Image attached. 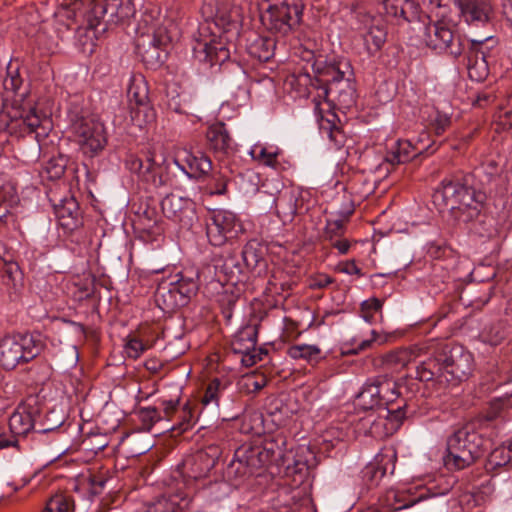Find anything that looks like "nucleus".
<instances>
[{
	"label": "nucleus",
	"instance_id": "obj_1",
	"mask_svg": "<svg viewBox=\"0 0 512 512\" xmlns=\"http://www.w3.org/2000/svg\"><path fill=\"white\" fill-rule=\"evenodd\" d=\"M485 198L481 191L452 180H443L433 194L436 205L448 209L455 220L463 223L479 215Z\"/></svg>",
	"mask_w": 512,
	"mask_h": 512
},
{
	"label": "nucleus",
	"instance_id": "obj_2",
	"mask_svg": "<svg viewBox=\"0 0 512 512\" xmlns=\"http://www.w3.org/2000/svg\"><path fill=\"white\" fill-rule=\"evenodd\" d=\"M316 73L318 89L322 91L319 96L332 97L340 105L350 107L355 102V88L346 77L350 72V63L347 60L338 62L316 61L313 65Z\"/></svg>",
	"mask_w": 512,
	"mask_h": 512
},
{
	"label": "nucleus",
	"instance_id": "obj_3",
	"mask_svg": "<svg viewBox=\"0 0 512 512\" xmlns=\"http://www.w3.org/2000/svg\"><path fill=\"white\" fill-rule=\"evenodd\" d=\"M85 9L88 28L94 33L104 32L110 24H118L135 14L131 0H76L75 9Z\"/></svg>",
	"mask_w": 512,
	"mask_h": 512
},
{
	"label": "nucleus",
	"instance_id": "obj_4",
	"mask_svg": "<svg viewBox=\"0 0 512 512\" xmlns=\"http://www.w3.org/2000/svg\"><path fill=\"white\" fill-rule=\"evenodd\" d=\"M483 447L484 439L478 432L471 426L462 427L447 440L444 464L448 469H464L482 455Z\"/></svg>",
	"mask_w": 512,
	"mask_h": 512
},
{
	"label": "nucleus",
	"instance_id": "obj_5",
	"mask_svg": "<svg viewBox=\"0 0 512 512\" xmlns=\"http://www.w3.org/2000/svg\"><path fill=\"white\" fill-rule=\"evenodd\" d=\"M200 271H186L158 284L155 300L163 311H172L186 305L189 299L196 294L200 282L204 277L198 278Z\"/></svg>",
	"mask_w": 512,
	"mask_h": 512
},
{
	"label": "nucleus",
	"instance_id": "obj_6",
	"mask_svg": "<svg viewBox=\"0 0 512 512\" xmlns=\"http://www.w3.org/2000/svg\"><path fill=\"white\" fill-rule=\"evenodd\" d=\"M281 456V450L274 441H265L262 444L240 446L234 454V458L227 467V473L235 478H242L254 473L277 457Z\"/></svg>",
	"mask_w": 512,
	"mask_h": 512
},
{
	"label": "nucleus",
	"instance_id": "obj_7",
	"mask_svg": "<svg viewBox=\"0 0 512 512\" xmlns=\"http://www.w3.org/2000/svg\"><path fill=\"white\" fill-rule=\"evenodd\" d=\"M44 343L40 334L8 335L0 340V366L11 370L36 358Z\"/></svg>",
	"mask_w": 512,
	"mask_h": 512
},
{
	"label": "nucleus",
	"instance_id": "obj_8",
	"mask_svg": "<svg viewBox=\"0 0 512 512\" xmlns=\"http://www.w3.org/2000/svg\"><path fill=\"white\" fill-rule=\"evenodd\" d=\"M138 29L142 34L152 35L153 50L151 51V57H154L155 53V58L160 63L163 62V59L158 50H165L169 44L179 37L177 25L173 20L163 16L160 9L154 5L145 8Z\"/></svg>",
	"mask_w": 512,
	"mask_h": 512
},
{
	"label": "nucleus",
	"instance_id": "obj_9",
	"mask_svg": "<svg viewBox=\"0 0 512 512\" xmlns=\"http://www.w3.org/2000/svg\"><path fill=\"white\" fill-rule=\"evenodd\" d=\"M304 3L302 0H282L270 5L261 15L262 22L275 33L287 35L302 22Z\"/></svg>",
	"mask_w": 512,
	"mask_h": 512
},
{
	"label": "nucleus",
	"instance_id": "obj_10",
	"mask_svg": "<svg viewBox=\"0 0 512 512\" xmlns=\"http://www.w3.org/2000/svg\"><path fill=\"white\" fill-rule=\"evenodd\" d=\"M242 231V224L235 213L217 209L206 220V235L213 246H222L237 237Z\"/></svg>",
	"mask_w": 512,
	"mask_h": 512
},
{
	"label": "nucleus",
	"instance_id": "obj_11",
	"mask_svg": "<svg viewBox=\"0 0 512 512\" xmlns=\"http://www.w3.org/2000/svg\"><path fill=\"white\" fill-rule=\"evenodd\" d=\"M419 30L422 31L423 42L429 48L437 52H446L453 57H458L463 53L464 42L445 23L421 24Z\"/></svg>",
	"mask_w": 512,
	"mask_h": 512
},
{
	"label": "nucleus",
	"instance_id": "obj_12",
	"mask_svg": "<svg viewBox=\"0 0 512 512\" xmlns=\"http://www.w3.org/2000/svg\"><path fill=\"white\" fill-rule=\"evenodd\" d=\"M445 385H456L466 379L473 369V355L461 345L440 351Z\"/></svg>",
	"mask_w": 512,
	"mask_h": 512
},
{
	"label": "nucleus",
	"instance_id": "obj_13",
	"mask_svg": "<svg viewBox=\"0 0 512 512\" xmlns=\"http://www.w3.org/2000/svg\"><path fill=\"white\" fill-rule=\"evenodd\" d=\"M74 134L84 154L93 156L107 142L104 125L91 119H81L73 125Z\"/></svg>",
	"mask_w": 512,
	"mask_h": 512
},
{
	"label": "nucleus",
	"instance_id": "obj_14",
	"mask_svg": "<svg viewBox=\"0 0 512 512\" xmlns=\"http://www.w3.org/2000/svg\"><path fill=\"white\" fill-rule=\"evenodd\" d=\"M241 272L238 258L236 254L227 250L213 259L212 264H207L202 267L201 273H198V278L204 277V282H224L230 281Z\"/></svg>",
	"mask_w": 512,
	"mask_h": 512
},
{
	"label": "nucleus",
	"instance_id": "obj_15",
	"mask_svg": "<svg viewBox=\"0 0 512 512\" xmlns=\"http://www.w3.org/2000/svg\"><path fill=\"white\" fill-rule=\"evenodd\" d=\"M384 412L385 414L378 416L370 414L361 420V429L364 430L365 434L376 439H383L392 435L398 429L400 421L404 417L402 407L385 408Z\"/></svg>",
	"mask_w": 512,
	"mask_h": 512
},
{
	"label": "nucleus",
	"instance_id": "obj_16",
	"mask_svg": "<svg viewBox=\"0 0 512 512\" xmlns=\"http://www.w3.org/2000/svg\"><path fill=\"white\" fill-rule=\"evenodd\" d=\"M496 43L497 41L492 36L471 40V49L467 56V69L471 80L480 82L488 76L489 69L487 58L489 55L486 50L489 47L487 44H491L492 47Z\"/></svg>",
	"mask_w": 512,
	"mask_h": 512
},
{
	"label": "nucleus",
	"instance_id": "obj_17",
	"mask_svg": "<svg viewBox=\"0 0 512 512\" xmlns=\"http://www.w3.org/2000/svg\"><path fill=\"white\" fill-rule=\"evenodd\" d=\"M257 334L255 325H246L231 340V350L242 356L241 362L247 367L262 360L261 354L256 352Z\"/></svg>",
	"mask_w": 512,
	"mask_h": 512
},
{
	"label": "nucleus",
	"instance_id": "obj_18",
	"mask_svg": "<svg viewBox=\"0 0 512 512\" xmlns=\"http://www.w3.org/2000/svg\"><path fill=\"white\" fill-rule=\"evenodd\" d=\"M161 208L165 216L183 227H191L195 218V203L188 197L169 194L161 201Z\"/></svg>",
	"mask_w": 512,
	"mask_h": 512
},
{
	"label": "nucleus",
	"instance_id": "obj_19",
	"mask_svg": "<svg viewBox=\"0 0 512 512\" xmlns=\"http://www.w3.org/2000/svg\"><path fill=\"white\" fill-rule=\"evenodd\" d=\"M257 199L266 204V206L263 207L264 210L266 208L272 209L275 207V211L283 223L291 222L297 213L298 198L296 193L291 189L281 191L277 197L265 192H259Z\"/></svg>",
	"mask_w": 512,
	"mask_h": 512
},
{
	"label": "nucleus",
	"instance_id": "obj_20",
	"mask_svg": "<svg viewBox=\"0 0 512 512\" xmlns=\"http://www.w3.org/2000/svg\"><path fill=\"white\" fill-rule=\"evenodd\" d=\"M242 8L235 4L221 5L215 14V26L226 34L225 40L230 41L238 36L242 24Z\"/></svg>",
	"mask_w": 512,
	"mask_h": 512
},
{
	"label": "nucleus",
	"instance_id": "obj_21",
	"mask_svg": "<svg viewBox=\"0 0 512 512\" xmlns=\"http://www.w3.org/2000/svg\"><path fill=\"white\" fill-rule=\"evenodd\" d=\"M361 36L365 49L370 56L375 55L386 41L387 32L380 18L366 15L363 17Z\"/></svg>",
	"mask_w": 512,
	"mask_h": 512
},
{
	"label": "nucleus",
	"instance_id": "obj_22",
	"mask_svg": "<svg viewBox=\"0 0 512 512\" xmlns=\"http://www.w3.org/2000/svg\"><path fill=\"white\" fill-rule=\"evenodd\" d=\"M461 16L469 25L479 27L491 19L492 8L487 0H457Z\"/></svg>",
	"mask_w": 512,
	"mask_h": 512
},
{
	"label": "nucleus",
	"instance_id": "obj_23",
	"mask_svg": "<svg viewBox=\"0 0 512 512\" xmlns=\"http://www.w3.org/2000/svg\"><path fill=\"white\" fill-rule=\"evenodd\" d=\"M9 430L11 435L7 436L0 431V449L16 446L17 437L25 436L33 428V419L30 413L16 411L9 418Z\"/></svg>",
	"mask_w": 512,
	"mask_h": 512
},
{
	"label": "nucleus",
	"instance_id": "obj_24",
	"mask_svg": "<svg viewBox=\"0 0 512 512\" xmlns=\"http://www.w3.org/2000/svg\"><path fill=\"white\" fill-rule=\"evenodd\" d=\"M193 51L196 58L200 61H207L210 65L223 63L230 57L226 42L223 41L222 36L218 40L211 39L209 42H199Z\"/></svg>",
	"mask_w": 512,
	"mask_h": 512
},
{
	"label": "nucleus",
	"instance_id": "obj_25",
	"mask_svg": "<svg viewBox=\"0 0 512 512\" xmlns=\"http://www.w3.org/2000/svg\"><path fill=\"white\" fill-rule=\"evenodd\" d=\"M126 168L137 174L146 182H151L155 187L164 184L162 177L158 175L159 166L151 157L144 162L136 155H129L125 161Z\"/></svg>",
	"mask_w": 512,
	"mask_h": 512
},
{
	"label": "nucleus",
	"instance_id": "obj_26",
	"mask_svg": "<svg viewBox=\"0 0 512 512\" xmlns=\"http://www.w3.org/2000/svg\"><path fill=\"white\" fill-rule=\"evenodd\" d=\"M185 163L189 169L186 173L190 177H201L208 174L212 169V162L203 152H191L183 149L177 155L176 163Z\"/></svg>",
	"mask_w": 512,
	"mask_h": 512
},
{
	"label": "nucleus",
	"instance_id": "obj_27",
	"mask_svg": "<svg viewBox=\"0 0 512 512\" xmlns=\"http://www.w3.org/2000/svg\"><path fill=\"white\" fill-rule=\"evenodd\" d=\"M55 214L59 224L68 231H73L82 224L78 203L72 197L65 198L55 205Z\"/></svg>",
	"mask_w": 512,
	"mask_h": 512
},
{
	"label": "nucleus",
	"instance_id": "obj_28",
	"mask_svg": "<svg viewBox=\"0 0 512 512\" xmlns=\"http://www.w3.org/2000/svg\"><path fill=\"white\" fill-rule=\"evenodd\" d=\"M423 499V495L414 496L405 490L389 489L380 498V505L385 512L409 508Z\"/></svg>",
	"mask_w": 512,
	"mask_h": 512
},
{
	"label": "nucleus",
	"instance_id": "obj_29",
	"mask_svg": "<svg viewBox=\"0 0 512 512\" xmlns=\"http://www.w3.org/2000/svg\"><path fill=\"white\" fill-rule=\"evenodd\" d=\"M416 377L420 381L433 380L440 385H445L443 362L440 360V351L417 364Z\"/></svg>",
	"mask_w": 512,
	"mask_h": 512
},
{
	"label": "nucleus",
	"instance_id": "obj_30",
	"mask_svg": "<svg viewBox=\"0 0 512 512\" xmlns=\"http://www.w3.org/2000/svg\"><path fill=\"white\" fill-rule=\"evenodd\" d=\"M301 501H308L298 488L282 487L272 500V508L276 512H294Z\"/></svg>",
	"mask_w": 512,
	"mask_h": 512
},
{
	"label": "nucleus",
	"instance_id": "obj_31",
	"mask_svg": "<svg viewBox=\"0 0 512 512\" xmlns=\"http://www.w3.org/2000/svg\"><path fill=\"white\" fill-rule=\"evenodd\" d=\"M248 153L254 161L266 167L276 169L279 165L281 149L276 145L257 142L251 146Z\"/></svg>",
	"mask_w": 512,
	"mask_h": 512
},
{
	"label": "nucleus",
	"instance_id": "obj_32",
	"mask_svg": "<svg viewBox=\"0 0 512 512\" xmlns=\"http://www.w3.org/2000/svg\"><path fill=\"white\" fill-rule=\"evenodd\" d=\"M275 47L276 43L273 38L255 36L247 44V52L251 57L261 62H266L273 57Z\"/></svg>",
	"mask_w": 512,
	"mask_h": 512
},
{
	"label": "nucleus",
	"instance_id": "obj_33",
	"mask_svg": "<svg viewBox=\"0 0 512 512\" xmlns=\"http://www.w3.org/2000/svg\"><path fill=\"white\" fill-rule=\"evenodd\" d=\"M374 383L379 390V398L382 405L386 408L395 402L400 395L399 387L396 381L388 375H378L373 377Z\"/></svg>",
	"mask_w": 512,
	"mask_h": 512
},
{
	"label": "nucleus",
	"instance_id": "obj_34",
	"mask_svg": "<svg viewBox=\"0 0 512 512\" xmlns=\"http://www.w3.org/2000/svg\"><path fill=\"white\" fill-rule=\"evenodd\" d=\"M383 7L386 15L396 21H409L416 8L411 0H383Z\"/></svg>",
	"mask_w": 512,
	"mask_h": 512
},
{
	"label": "nucleus",
	"instance_id": "obj_35",
	"mask_svg": "<svg viewBox=\"0 0 512 512\" xmlns=\"http://www.w3.org/2000/svg\"><path fill=\"white\" fill-rule=\"evenodd\" d=\"M207 140L215 151L226 152L231 148L232 139L224 123L211 125L206 133Z\"/></svg>",
	"mask_w": 512,
	"mask_h": 512
},
{
	"label": "nucleus",
	"instance_id": "obj_36",
	"mask_svg": "<svg viewBox=\"0 0 512 512\" xmlns=\"http://www.w3.org/2000/svg\"><path fill=\"white\" fill-rule=\"evenodd\" d=\"M357 405L362 409H372L376 406H382L379 398V390L374 383V379L369 378L361 387V390L356 395Z\"/></svg>",
	"mask_w": 512,
	"mask_h": 512
},
{
	"label": "nucleus",
	"instance_id": "obj_37",
	"mask_svg": "<svg viewBox=\"0 0 512 512\" xmlns=\"http://www.w3.org/2000/svg\"><path fill=\"white\" fill-rule=\"evenodd\" d=\"M130 118L134 126L140 129L155 121V110L150 106L149 102L143 104L132 105L130 107Z\"/></svg>",
	"mask_w": 512,
	"mask_h": 512
},
{
	"label": "nucleus",
	"instance_id": "obj_38",
	"mask_svg": "<svg viewBox=\"0 0 512 512\" xmlns=\"http://www.w3.org/2000/svg\"><path fill=\"white\" fill-rule=\"evenodd\" d=\"M13 119L21 121L28 132H34L45 120L44 114L38 112L35 107L20 108L15 111Z\"/></svg>",
	"mask_w": 512,
	"mask_h": 512
},
{
	"label": "nucleus",
	"instance_id": "obj_39",
	"mask_svg": "<svg viewBox=\"0 0 512 512\" xmlns=\"http://www.w3.org/2000/svg\"><path fill=\"white\" fill-rule=\"evenodd\" d=\"M288 355L295 360H305L312 364L321 360V349L317 345L297 344L289 347Z\"/></svg>",
	"mask_w": 512,
	"mask_h": 512
},
{
	"label": "nucleus",
	"instance_id": "obj_40",
	"mask_svg": "<svg viewBox=\"0 0 512 512\" xmlns=\"http://www.w3.org/2000/svg\"><path fill=\"white\" fill-rule=\"evenodd\" d=\"M416 357V348H403L387 353L383 361L387 366L398 369L405 367L407 364L414 361Z\"/></svg>",
	"mask_w": 512,
	"mask_h": 512
},
{
	"label": "nucleus",
	"instance_id": "obj_41",
	"mask_svg": "<svg viewBox=\"0 0 512 512\" xmlns=\"http://www.w3.org/2000/svg\"><path fill=\"white\" fill-rule=\"evenodd\" d=\"M512 463V442L496 447L489 455L487 469L495 470Z\"/></svg>",
	"mask_w": 512,
	"mask_h": 512
},
{
	"label": "nucleus",
	"instance_id": "obj_42",
	"mask_svg": "<svg viewBox=\"0 0 512 512\" xmlns=\"http://www.w3.org/2000/svg\"><path fill=\"white\" fill-rule=\"evenodd\" d=\"M127 93L131 106L148 102V87L142 76L132 78Z\"/></svg>",
	"mask_w": 512,
	"mask_h": 512
},
{
	"label": "nucleus",
	"instance_id": "obj_43",
	"mask_svg": "<svg viewBox=\"0 0 512 512\" xmlns=\"http://www.w3.org/2000/svg\"><path fill=\"white\" fill-rule=\"evenodd\" d=\"M229 387L228 381H222L220 379L212 380L206 388L205 394L202 398L204 405L214 404L219 405L220 398L223 397L225 390Z\"/></svg>",
	"mask_w": 512,
	"mask_h": 512
},
{
	"label": "nucleus",
	"instance_id": "obj_44",
	"mask_svg": "<svg viewBox=\"0 0 512 512\" xmlns=\"http://www.w3.org/2000/svg\"><path fill=\"white\" fill-rule=\"evenodd\" d=\"M0 270L5 285L15 291L18 290L22 284V273L19 266L14 262H3Z\"/></svg>",
	"mask_w": 512,
	"mask_h": 512
},
{
	"label": "nucleus",
	"instance_id": "obj_45",
	"mask_svg": "<svg viewBox=\"0 0 512 512\" xmlns=\"http://www.w3.org/2000/svg\"><path fill=\"white\" fill-rule=\"evenodd\" d=\"M74 501L65 494H56L52 496L46 503L43 512H73Z\"/></svg>",
	"mask_w": 512,
	"mask_h": 512
},
{
	"label": "nucleus",
	"instance_id": "obj_46",
	"mask_svg": "<svg viewBox=\"0 0 512 512\" xmlns=\"http://www.w3.org/2000/svg\"><path fill=\"white\" fill-rule=\"evenodd\" d=\"M395 460L396 453L392 449H387L379 453L375 458V473H379L381 477L387 472L392 474L395 469Z\"/></svg>",
	"mask_w": 512,
	"mask_h": 512
},
{
	"label": "nucleus",
	"instance_id": "obj_47",
	"mask_svg": "<svg viewBox=\"0 0 512 512\" xmlns=\"http://www.w3.org/2000/svg\"><path fill=\"white\" fill-rule=\"evenodd\" d=\"M512 409V391L506 393L504 397L495 398L490 402L486 413L488 420L496 419L501 415L503 410Z\"/></svg>",
	"mask_w": 512,
	"mask_h": 512
},
{
	"label": "nucleus",
	"instance_id": "obj_48",
	"mask_svg": "<svg viewBox=\"0 0 512 512\" xmlns=\"http://www.w3.org/2000/svg\"><path fill=\"white\" fill-rule=\"evenodd\" d=\"M242 259L249 269H256L261 265H266L261 251H259L252 243H249L244 247L242 251Z\"/></svg>",
	"mask_w": 512,
	"mask_h": 512
},
{
	"label": "nucleus",
	"instance_id": "obj_49",
	"mask_svg": "<svg viewBox=\"0 0 512 512\" xmlns=\"http://www.w3.org/2000/svg\"><path fill=\"white\" fill-rule=\"evenodd\" d=\"M345 233V219H329L324 228L323 237L325 240L332 242L341 238Z\"/></svg>",
	"mask_w": 512,
	"mask_h": 512
},
{
	"label": "nucleus",
	"instance_id": "obj_50",
	"mask_svg": "<svg viewBox=\"0 0 512 512\" xmlns=\"http://www.w3.org/2000/svg\"><path fill=\"white\" fill-rule=\"evenodd\" d=\"M410 140H412L415 153H419L420 155L424 153L432 154L437 150L435 144L430 142L429 134L425 131Z\"/></svg>",
	"mask_w": 512,
	"mask_h": 512
},
{
	"label": "nucleus",
	"instance_id": "obj_51",
	"mask_svg": "<svg viewBox=\"0 0 512 512\" xmlns=\"http://www.w3.org/2000/svg\"><path fill=\"white\" fill-rule=\"evenodd\" d=\"M150 347V345L144 343L142 340L136 337H131L124 345V352L127 357L137 359Z\"/></svg>",
	"mask_w": 512,
	"mask_h": 512
},
{
	"label": "nucleus",
	"instance_id": "obj_52",
	"mask_svg": "<svg viewBox=\"0 0 512 512\" xmlns=\"http://www.w3.org/2000/svg\"><path fill=\"white\" fill-rule=\"evenodd\" d=\"M17 195L14 187L11 184H5L0 186V207L4 205L3 213H0V217L4 216L8 211V207L13 206L17 203Z\"/></svg>",
	"mask_w": 512,
	"mask_h": 512
},
{
	"label": "nucleus",
	"instance_id": "obj_53",
	"mask_svg": "<svg viewBox=\"0 0 512 512\" xmlns=\"http://www.w3.org/2000/svg\"><path fill=\"white\" fill-rule=\"evenodd\" d=\"M480 337L484 343H487L491 346H496L500 344L504 339L505 333L499 326H492L485 328L480 334Z\"/></svg>",
	"mask_w": 512,
	"mask_h": 512
},
{
	"label": "nucleus",
	"instance_id": "obj_54",
	"mask_svg": "<svg viewBox=\"0 0 512 512\" xmlns=\"http://www.w3.org/2000/svg\"><path fill=\"white\" fill-rule=\"evenodd\" d=\"M396 149L402 157L404 162H408L414 157L420 155L419 153H415L414 146L412 144V140H399L396 143Z\"/></svg>",
	"mask_w": 512,
	"mask_h": 512
},
{
	"label": "nucleus",
	"instance_id": "obj_55",
	"mask_svg": "<svg viewBox=\"0 0 512 512\" xmlns=\"http://www.w3.org/2000/svg\"><path fill=\"white\" fill-rule=\"evenodd\" d=\"M431 125L433 126L437 135L442 134L450 125V117L447 114L435 111L431 117Z\"/></svg>",
	"mask_w": 512,
	"mask_h": 512
},
{
	"label": "nucleus",
	"instance_id": "obj_56",
	"mask_svg": "<svg viewBox=\"0 0 512 512\" xmlns=\"http://www.w3.org/2000/svg\"><path fill=\"white\" fill-rule=\"evenodd\" d=\"M227 178L221 173L212 176L211 194L222 195L226 192Z\"/></svg>",
	"mask_w": 512,
	"mask_h": 512
},
{
	"label": "nucleus",
	"instance_id": "obj_57",
	"mask_svg": "<svg viewBox=\"0 0 512 512\" xmlns=\"http://www.w3.org/2000/svg\"><path fill=\"white\" fill-rule=\"evenodd\" d=\"M141 420L145 423H155L160 420L161 416L155 407L141 408L139 411Z\"/></svg>",
	"mask_w": 512,
	"mask_h": 512
},
{
	"label": "nucleus",
	"instance_id": "obj_58",
	"mask_svg": "<svg viewBox=\"0 0 512 512\" xmlns=\"http://www.w3.org/2000/svg\"><path fill=\"white\" fill-rule=\"evenodd\" d=\"M334 282V279L326 274H318L310 279L309 287L312 289H323Z\"/></svg>",
	"mask_w": 512,
	"mask_h": 512
},
{
	"label": "nucleus",
	"instance_id": "obj_59",
	"mask_svg": "<svg viewBox=\"0 0 512 512\" xmlns=\"http://www.w3.org/2000/svg\"><path fill=\"white\" fill-rule=\"evenodd\" d=\"M89 483L91 493L98 495L103 491L107 483V478L104 475H93L90 477Z\"/></svg>",
	"mask_w": 512,
	"mask_h": 512
},
{
	"label": "nucleus",
	"instance_id": "obj_60",
	"mask_svg": "<svg viewBox=\"0 0 512 512\" xmlns=\"http://www.w3.org/2000/svg\"><path fill=\"white\" fill-rule=\"evenodd\" d=\"M267 384V380L264 376H260L259 378H255L253 376L246 378V386L252 391H260Z\"/></svg>",
	"mask_w": 512,
	"mask_h": 512
},
{
	"label": "nucleus",
	"instance_id": "obj_61",
	"mask_svg": "<svg viewBox=\"0 0 512 512\" xmlns=\"http://www.w3.org/2000/svg\"><path fill=\"white\" fill-rule=\"evenodd\" d=\"M362 310L364 312H375L379 311L382 307V302L376 298L365 300L362 302Z\"/></svg>",
	"mask_w": 512,
	"mask_h": 512
},
{
	"label": "nucleus",
	"instance_id": "obj_62",
	"mask_svg": "<svg viewBox=\"0 0 512 512\" xmlns=\"http://www.w3.org/2000/svg\"><path fill=\"white\" fill-rule=\"evenodd\" d=\"M385 161L391 164L392 166L405 163L404 160H402V157L396 148L392 149L390 152L387 153Z\"/></svg>",
	"mask_w": 512,
	"mask_h": 512
},
{
	"label": "nucleus",
	"instance_id": "obj_63",
	"mask_svg": "<svg viewBox=\"0 0 512 512\" xmlns=\"http://www.w3.org/2000/svg\"><path fill=\"white\" fill-rule=\"evenodd\" d=\"M330 243L340 254H346L350 248V243L347 239L338 238Z\"/></svg>",
	"mask_w": 512,
	"mask_h": 512
},
{
	"label": "nucleus",
	"instance_id": "obj_64",
	"mask_svg": "<svg viewBox=\"0 0 512 512\" xmlns=\"http://www.w3.org/2000/svg\"><path fill=\"white\" fill-rule=\"evenodd\" d=\"M503 13L512 26V0H505L503 3Z\"/></svg>",
	"mask_w": 512,
	"mask_h": 512
}]
</instances>
